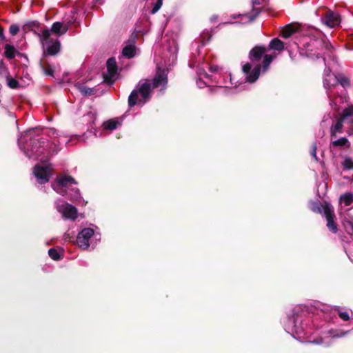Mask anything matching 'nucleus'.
I'll list each match as a JSON object with an SVG mask.
<instances>
[{"mask_svg":"<svg viewBox=\"0 0 353 353\" xmlns=\"http://www.w3.org/2000/svg\"><path fill=\"white\" fill-rule=\"evenodd\" d=\"M168 83L166 70L157 66L156 73L152 80L145 79L143 81H139L137 88L131 92L128 101L129 107H134L138 102L145 103L150 99L153 89L160 86L165 88Z\"/></svg>","mask_w":353,"mask_h":353,"instance_id":"1","label":"nucleus"},{"mask_svg":"<svg viewBox=\"0 0 353 353\" xmlns=\"http://www.w3.org/2000/svg\"><path fill=\"white\" fill-rule=\"evenodd\" d=\"M77 184L74 179L70 176H59L52 183L53 190L58 194L66 196L70 200L81 202V195L79 190L74 187Z\"/></svg>","mask_w":353,"mask_h":353,"instance_id":"2","label":"nucleus"},{"mask_svg":"<svg viewBox=\"0 0 353 353\" xmlns=\"http://www.w3.org/2000/svg\"><path fill=\"white\" fill-rule=\"evenodd\" d=\"M333 50V46L327 39L314 37L307 43L306 54L310 58H323L325 61V56L331 57Z\"/></svg>","mask_w":353,"mask_h":353,"instance_id":"3","label":"nucleus"},{"mask_svg":"<svg viewBox=\"0 0 353 353\" xmlns=\"http://www.w3.org/2000/svg\"><path fill=\"white\" fill-rule=\"evenodd\" d=\"M34 32L39 38L44 53L49 55H55L60 51V41L57 38L51 37L49 29L41 28L39 32Z\"/></svg>","mask_w":353,"mask_h":353,"instance_id":"4","label":"nucleus"},{"mask_svg":"<svg viewBox=\"0 0 353 353\" xmlns=\"http://www.w3.org/2000/svg\"><path fill=\"white\" fill-rule=\"evenodd\" d=\"M268 49L263 46H256L249 52V59L252 63H261L263 72L268 70L274 56L265 54Z\"/></svg>","mask_w":353,"mask_h":353,"instance_id":"5","label":"nucleus"},{"mask_svg":"<svg viewBox=\"0 0 353 353\" xmlns=\"http://www.w3.org/2000/svg\"><path fill=\"white\" fill-rule=\"evenodd\" d=\"M76 20L75 13L72 11L70 12L69 15H66L63 21L62 22H54L50 30V33L54 34L56 36L59 37L65 34L68 30L70 26Z\"/></svg>","mask_w":353,"mask_h":353,"instance_id":"6","label":"nucleus"},{"mask_svg":"<svg viewBox=\"0 0 353 353\" xmlns=\"http://www.w3.org/2000/svg\"><path fill=\"white\" fill-rule=\"evenodd\" d=\"M52 168L50 164L37 165L34 168L33 173L37 181L43 184L49 181L52 175Z\"/></svg>","mask_w":353,"mask_h":353,"instance_id":"7","label":"nucleus"},{"mask_svg":"<svg viewBox=\"0 0 353 353\" xmlns=\"http://www.w3.org/2000/svg\"><path fill=\"white\" fill-rule=\"evenodd\" d=\"M107 72L103 73V82L111 85L116 81V75L118 74V67L114 57L109 58L106 62Z\"/></svg>","mask_w":353,"mask_h":353,"instance_id":"8","label":"nucleus"},{"mask_svg":"<svg viewBox=\"0 0 353 353\" xmlns=\"http://www.w3.org/2000/svg\"><path fill=\"white\" fill-rule=\"evenodd\" d=\"M56 208L64 219L74 220L77 218V209L63 201L59 200L56 202Z\"/></svg>","mask_w":353,"mask_h":353,"instance_id":"9","label":"nucleus"},{"mask_svg":"<svg viewBox=\"0 0 353 353\" xmlns=\"http://www.w3.org/2000/svg\"><path fill=\"white\" fill-rule=\"evenodd\" d=\"M262 66L261 63H256L254 68L252 70V65L250 63H246L243 65L242 70L246 74V81L249 83L255 82L260 75Z\"/></svg>","mask_w":353,"mask_h":353,"instance_id":"10","label":"nucleus"},{"mask_svg":"<svg viewBox=\"0 0 353 353\" xmlns=\"http://www.w3.org/2000/svg\"><path fill=\"white\" fill-rule=\"evenodd\" d=\"M324 215L327 221L326 225L328 230L334 234L337 233L338 225L335 221L336 216L332 207L327 202H325Z\"/></svg>","mask_w":353,"mask_h":353,"instance_id":"11","label":"nucleus"},{"mask_svg":"<svg viewBox=\"0 0 353 353\" xmlns=\"http://www.w3.org/2000/svg\"><path fill=\"white\" fill-rule=\"evenodd\" d=\"M19 147L24 150L25 154L30 159H40L42 161L48 160V157L45 158L41 157L40 155L43 152V148L41 147H32L31 150L29 151L25 146L22 145V139H19L18 141Z\"/></svg>","mask_w":353,"mask_h":353,"instance_id":"12","label":"nucleus"},{"mask_svg":"<svg viewBox=\"0 0 353 353\" xmlns=\"http://www.w3.org/2000/svg\"><path fill=\"white\" fill-rule=\"evenodd\" d=\"M324 23L330 28H334L340 24L341 19L339 14L328 10L325 14Z\"/></svg>","mask_w":353,"mask_h":353,"instance_id":"13","label":"nucleus"},{"mask_svg":"<svg viewBox=\"0 0 353 353\" xmlns=\"http://www.w3.org/2000/svg\"><path fill=\"white\" fill-rule=\"evenodd\" d=\"M76 242L79 248L84 250L88 248V228H83L78 233Z\"/></svg>","mask_w":353,"mask_h":353,"instance_id":"14","label":"nucleus"},{"mask_svg":"<svg viewBox=\"0 0 353 353\" xmlns=\"http://www.w3.org/2000/svg\"><path fill=\"white\" fill-rule=\"evenodd\" d=\"M136 54V46L134 39L128 41L127 45L122 50V55L127 59H132Z\"/></svg>","mask_w":353,"mask_h":353,"instance_id":"15","label":"nucleus"},{"mask_svg":"<svg viewBox=\"0 0 353 353\" xmlns=\"http://www.w3.org/2000/svg\"><path fill=\"white\" fill-rule=\"evenodd\" d=\"M298 27L293 23L286 25L281 32L280 35L285 39L290 37L294 33L298 31Z\"/></svg>","mask_w":353,"mask_h":353,"instance_id":"16","label":"nucleus"},{"mask_svg":"<svg viewBox=\"0 0 353 353\" xmlns=\"http://www.w3.org/2000/svg\"><path fill=\"white\" fill-rule=\"evenodd\" d=\"M121 125V122L117 118L107 120L103 123L104 130L112 131Z\"/></svg>","mask_w":353,"mask_h":353,"instance_id":"17","label":"nucleus"},{"mask_svg":"<svg viewBox=\"0 0 353 353\" xmlns=\"http://www.w3.org/2000/svg\"><path fill=\"white\" fill-rule=\"evenodd\" d=\"M267 49L282 51L284 49V43L278 38H274L270 41Z\"/></svg>","mask_w":353,"mask_h":353,"instance_id":"18","label":"nucleus"},{"mask_svg":"<svg viewBox=\"0 0 353 353\" xmlns=\"http://www.w3.org/2000/svg\"><path fill=\"white\" fill-rule=\"evenodd\" d=\"M334 81H336V85L339 83L343 88L350 87L351 85L350 79L342 74L334 76Z\"/></svg>","mask_w":353,"mask_h":353,"instance_id":"19","label":"nucleus"},{"mask_svg":"<svg viewBox=\"0 0 353 353\" xmlns=\"http://www.w3.org/2000/svg\"><path fill=\"white\" fill-rule=\"evenodd\" d=\"M16 52H17V51L14 46L10 45V44H6L5 46L4 54H5V56L8 59H13L16 55Z\"/></svg>","mask_w":353,"mask_h":353,"instance_id":"20","label":"nucleus"},{"mask_svg":"<svg viewBox=\"0 0 353 353\" xmlns=\"http://www.w3.org/2000/svg\"><path fill=\"white\" fill-rule=\"evenodd\" d=\"M331 144L335 147L345 146L346 148H349L350 146V143L346 137H341L336 141H332Z\"/></svg>","mask_w":353,"mask_h":353,"instance_id":"21","label":"nucleus"},{"mask_svg":"<svg viewBox=\"0 0 353 353\" xmlns=\"http://www.w3.org/2000/svg\"><path fill=\"white\" fill-rule=\"evenodd\" d=\"M348 117H353V105H351L348 106L347 108H345L341 116L340 119H341L343 121H345V119H347Z\"/></svg>","mask_w":353,"mask_h":353,"instance_id":"22","label":"nucleus"},{"mask_svg":"<svg viewBox=\"0 0 353 353\" xmlns=\"http://www.w3.org/2000/svg\"><path fill=\"white\" fill-rule=\"evenodd\" d=\"M350 331H343L341 330H330L328 333L332 338H341L346 336Z\"/></svg>","mask_w":353,"mask_h":353,"instance_id":"23","label":"nucleus"},{"mask_svg":"<svg viewBox=\"0 0 353 353\" xmlns=\"http://www.w3.org/2000/svg\"><path fill=\"white\" fill-rule=\"evenodd\" d=\"M343 121L341 119L339 118L334 125H332L331 128L333 129L335 132H342L343 127Z\"/></svg>","mask_w":353,"mask_h":353,"instance_id":"24","label":"nucleus"},{"mask_svg":"<svg viewBox=\"0 0 353 353\" xmlns=\"http://www.w3.org/2000/svg\"><path fill=\"white\" fill-rule=\"evenodd\" d=\"M345 205H350L353 203V194L351 193H345L341 197Z\"/></svg>","mask_w":353,"mask_h":353,"instance_id":"25","label":"nucleus"},{"mask_svg":"<svg viewBox=\"0 0 353 353\" xmlns=\"http://www.w3.org/2000/svg\"><path fill=\"white\" fill-rule=\"evenodd\" d=\"M342 165L345 170H352L353 169V161L349 157H346Z\"/></svg>","mask_w":353,"mask_h":353,"instance_id":"26","label":"nucleus"},{"mask_svg":"<svg viewBox=\"0 0 353 353\" xmlns=\"http://www.w3.org/2000/svg\"><path fill=\"white\" fill-rule=\"evenodd\" d=\"M76 86L83 94L86 95L88 93V87L85 85L81 83L80 81L77 82Z\"/></svg>","mask_w":353,"mask_h":353,"instance_id":"27","label":"nucleus"},{"mask_svg":"<svg viewBox=\"0 0 353 353\" xmlns=\"http://www.w3.org/2000/svg\"><path fill=\"white\" fill-rule=\"evenodd\" d=\"M325 208V203H324V205H322L321 203H318L316 205H314L312 210L313 212L316 213L321 214L322 212L324 213Z\"/></svg>","mask_w":353,"mask_h":353,"instance_id":"28","label":"nucleus"},{"mask_svg":"<svg viewBox=\"0 0 353 353\" xmlns=\"http://www.w3.org/2000/svg\"><path fill=\"white\" fill-rule=\"evenodd\" d=\"M48 254L54 260H59L60 259V254L55 249H50L48 250Z\"/></svg>","mask_w":353,"mask_h":353,"instance_id":"29","label":"nucleus"},{"mask_svg":"<svg viewBox=\"0 0 353 353\" xmlns=\"http://www.w3.org/2000/svg\"><path fill=\"white\" fill-rule=\"evenodd\" d=\"M7 81H8V85L10 88H16L18 87V85H19L18 81L17 80H15L14 79L8 77Z\"/></svg>","mask_w":353,"mask_h":353,"instance_id":"30","label":"nucleus"},{"mask_svg":"<svg viewBox=\"0 0 353 353\" xmlns=\"http://www.w3.org/2000/svg\"><path fill=\"white\" fill-rule=\"evenodd\" d=\"M163 4V0H157V2L155 3L154 7L152 8L151 10L152 14L156 13L162 6Z\"/></svg>","mask_w":353,"mask_h":353,"instance_id":"31","label":"nucleus"},{"mask_svg":"<svg viewBox=\"0 0 353 353\" xmlns=\"http://www.w3.org/2000/svg\"><path fill=\"white\" fill-rule=\"evenodd\" d=\"M94 237L96 240L101 239V234L99 233H94V230L93 228H90V240L92 237Z\"/></svg>","mask_w":353,"mask_h":353,"instance_id":"32","label":"nucleus"},{"mask_svg":"<svg viewBox=\"0 0 353 353\" xmlns=\"http://www.w3.org/2000/svg\"><path fill=\"white\" fill-rule=\"evenodd\" d=\"M10 30V33L12 35H15V34H17L19 32V28L17 25H12L10 27V30Z\"/></svg>","mask_w":353,"mask_h":353,"instance_id":"33","label":"nucleus"},{"mask_svg":"<svg viewBox=\"0 0 353 353\" xmlns=\"http://www.w3.org/2000/svg\"><path fill=\"white\" fill-rule=\"evenodd\" d=\"M339 316L343 321H348L350 319L349 314L347 312H340Z\"/></svg>","mask_w":353,"mask_h":353,"instance_id":"34","label":"nucleus"},{"mask_svg":"<svg viewBox=\"0 0 353 353\" xmlns=\"http://www.w3.org/2000/svg\"><path fill=\"white\" fill-rule=\"evenodd\" d=\"M323 84L325 88H330L331 86L336 85V81L333 83L330 82V80L327 78L323 79Z\"/></svg>","mask_w":353,"mask_h":353,"instance_id":"35","label":"nucleus"},{"mask_svg":"<svg viewBox=\"0 0 353 353\" xmlns=\"http://www.w3.org/2000/svg\"><path fill=\"white\" fill-rule=\"evenodd\" d=\"M46 74L49 76H52L54 73V70L51 67H48L43 69Z\"/></svg>","mask_w":353,"mask_h":353,"instance_id":"36","label":"nucleus"},{"mask_svg":"<svg viewBox=\"0 0 353 353\" xmlns=\"http://www.w3.org/2000/svg\"><path fill=\"white\" fill-rule=\"evenodd\" d=\"M254 11L255 12L254 14L250 17V21H254L260 12L259 9H256Z\"/></svg>","mask_w":353,"mask_h":353,"instance_id":"37","label":"nucleus"},{"mask_svg":"<svg viewBox=\"0 0 353 353\" xmlns=\"http://www.w3.org/2000/svg\"><path fill=\"white\" fill-rule=\"evenodd\" d=\"M6 67L4 66V63L3 61L0 60V75L6 72Z\"/></svg>","mask_w":353,"mask_h":353,"instance_id":"38","label":"nucleus"},{"mask_svg":"<svg viewBox=\"0 0 353 353\" xmlns=\"http://www.w3.org/2000/svg\"><path fill=\"white\" fill-rule=\"evenodd\" d=\"M316 143H313L312 144V150L311 151V154L313 157H314L315 158H316Z\"/></svg>","mask_w":353,"mask_h":353,"instance_id":"39","label":"nucleus"},{"mask_svg":"<svg viewBox=\"0 0 353 353\" xmlns=\"http://www.w3.org/2000/svg\"><path fill=\"white\" fill-rule=\"evenodd\" d=\"M337 133V132H335L333 129L330 128V134L332 138L336 137Z\"/></svg>","mask_w":353,"mask_h":353,"instance_id":"40","label":"nucleus"},{"mask_svg":"<svg viewBox=\"0 0 353 353\" xmlns=\"http://www.w3.org/2000/svg\"><path fill=\"white\" fill-rule=\"evenodd\" d=\"M331 72V70L328 68H325L324 70V74L326 77H329Z\"/></svg>","mask_w":353,"mask_h":353,"instance_id":"41","label":"nucleus"},{"mask_svg":"<svg viewBox=\"0 0 353 353\" xmlns=\"http://www.w3.org/2000/svg\"><path fill=\"white\" fill-rule=\"evenodd\" d=\"M89 93H90V95L94 94L95 93L94 91V89L93 88H90Z\"/></svg>","mask_w":353,"mask_h":353,"instance_id":"42","label":"nucleus"},{"mask_svg":"<svg viewBox=\"0 0 353 353\" xmlns=\"http://www.w3.org/2000/svg\"><path fill=\"white\" fill-rule=\"evenodd\" d=\"M211 70H212V72L216 71V66H212V67H211Z\"/></svg>","mask_w":353,"mask_h":353,"instance_id":"43","label":"nucleus"},{"mask_svg":"<svg viewBox=\"0 0 353 353\" xmlns=\"http://www.w3.org/2000/svg\"><path fill=\"white\" fill-rule=\"evenodd\" d=\"M351 228H352V232H353V225H351Z\"/></svg>","mask_w":353,"mask_h":353,"instance_id":"44","label":"nucleus"},{"mask_svg":"<svg viewBox=\"0 0 353 353\" xmlns=\"http://www.w3.org/2000/svg\"><path fill=\"white\" fill-rule=\"evenodd\" d=\"M350 122L353 123V119L350 120Z\"/></svg>","mask_w":353,"mask_h":353,"instance_id":"45","label":"nucleus"},{"mask_svg":"<svg viewBox=\"0 0 353 353\" xmlns=\"http://www.w3.org/2000/svg\"><path fill=\"white\" fill-rule=\"evenodd\" d=\"M352 330H353V327H352Z\"/></svg>","mask_w":353,"mask_h":353,"instance_id":"46","label":"nucleus"}]
</instances>
